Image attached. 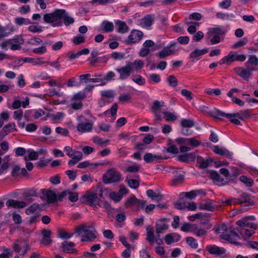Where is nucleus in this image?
Returning a JSON list of instances; mask_svg holds the SVG:
<instances>
[{
	"instance_id": "nucleus-58",
	"label": "nucleus",
	"mask_w": 258,
	"mask_h": 258,
	"mask_svg": "<svg viewBox=\"0 0 258 258\" xmlns=\"http://www.w3.org/2000/svg\"><path fill=\"white\" fill-rule=\"evenodd\" d=\"M140 168L139 165H133L128 166L126 168V171L127 172H137Z\"/></svg>"
},
{
	"instance_id": "nucleus-48",
	"label": "nucleus",
	"mask_w": 258,
	"mask_h": 258,
	"mask_svg": "<svg viewBox=\"0 0 258 258\" xmlns=\"http://www.w3.org/2000/svg\"><path fill=\"white\" fill-rule=\"evenodd\" d=\"M237 231L243 236L248 237H250L254 233L253 230H249L245 228H242L240 230L237 229Z\"/></svg>"
},
{
	"instance_id": "nucleus-34",
	"label": "nucleus",
	"mask_w": 258,
	"mask_h": 258,
	"mask_svg": "<svg viewBox=\"0 0 258 258\" xmlns=\"http://www.w3.org/2000/svg\"><path fill=\"white\" fill-rule=\"evenodd\" d=\"M101 26L103 27L104 31L106 32H112L114 29V25L112 22L104 21Z\"/></svg>"
},
{
	"instance_id": "nucleus-19",
	"label": "nucleus",
	"mask_w": 258,
	"mask_h": 258,
	"mask_svg": "<svg viewBox=\"0 0 258 258\" xmlns=\"http://www.w3.org/2000/svg\"><path fill=\"white\" fill-rule=\"evenodd\" d=\"M6 205L8 207H11L14 208H23L26 206V204L23 201L11 199L6 202Z\"/></svg>"
},
{
	"instance_id": "nucleus-31",
	"label": "nucleus",
	"mask_w": 258,
	"mask_h": 258,
	"mask_svg": "<svg viewBox=\"0 0 258 258\" xmlns=\"http://www.w3.org/2000/svg\"><path fill=\"white\" fill-rule=\"evenodd\" d=\"M211 216V214L200 212L195 214L194 215L190 216L188 218L189 220L191 221H194L196 219H200L201 218H208Z\"/></svg>"
},
{
	"instance_id": "nucleus-14",
	"label": "nucleus",
	"mask_w": 258,
	"mask_h": 258,
	"mask_svg": "<svg viewBox=\"0 0 258 258\" xmlns=\"http://www.w3.org/2000/svg\"><path fill=\"white\" fill-rule=\"evenodd\" d=\"M206 250L212 254L220 256L226 252V249L216 245H210L206 247Z\"/></svg>"
},
{
	"instance_id": "nucleus-60",
	"label": "nucleus",
	"mask_w": 258,
	"mask_h": 258,
	"mask_svg": "<svg viewBox=\"0 0 258 258\" xmlns=\"http://www.w3.org/2000/svg\"><path fill=\"white\" fill-rule=\"evenodd\" d=\"M109 197L115 202H118L121 200L122 196L115 192H111L109 194Z\"/></svg>"
},
{
	"instance_id": "nucleus-11",
	"label": "nucleus",
	"mask_w": 258,
	"mask_h": 258,
	"mask_svg": "<svg viewBox=\"0 0 258 258\" xmlns=\"http://www.w3.org/2000/svg\"><path fill=\"white\" fill-rule=\"evenodd\" d=\"M75 243L72 241H64L59 247V250L65 253H77V250L74 248Z\"/></svg>"
},
{
	"instance_id": "nucleus-30",
	"label": "nucleus",
	"mask_w": 258,
	"mask_h": 258,
	"mask_svg": "<svg viewBox=\"0 0 258 258\" xmlns=\"http://www.w3.org/2000/svg\"><path fill=\"white\" fill-rule=\"evenodd\" d=\"M164 106V102L163 101L160 102L158 100H155L151 109L154 113L158 112V111L161 110V108Z\"/></svg>"
},
{
	"instance_id": "nucleus-51",
	"label": "nucleus",
	"mask_w": 258,
	"mask_h": 258,
	"mask_svg": "<svg viewBox=\"0 0 258 258\" xmlns=\"http://www.w3.org/2000/svg\"><path fill=\"white\" fill-rule=\"evenodd\" d=\"M72 41L75 45H79L85 42V37L81 34H78L73 38Z\"/></svg>"
},
{
	"instance_id": "nucleus-7",
	"label": "nucleus",
	"mask_w": 258,
	"mask_h": 258,
	"mask_svg": "<svg viewBox=\"0 0 258 258\" xmlns=\"http://www.w3.org/2000/svg\"><path fill=\"white\" fill-rule=\"evenodd\" d=\"M246 68L236 67L234 68L235 73L243 80L248 82L249 78L252 75V72L254 70L253 68L250 67L248 65H246Z\"/></svg>"
},
{
	"instance_id": "nucleus-39",
	"label": "nucleus",
	"mask_w": 258,
	"mask_h": 258,
	"mask_svg": "<svg viewBox=\"0 0 258 258\" xmlns=\"http://www.w3.org/2000/svg\"><path fill=\"white\" fill-rule=\"evenodd\" d=\"M184 176L182 174H178L172 180V184L176 185L180 184L183 182Z\"/></svg>"
},
{
	"instance_id": "nucleus-24",
	"label": "nucleus",
	"mask_w": 258,
	"mask_h": 258,
	"mask_svg": "<svg viewBox=\"0 0 258 258\" xmlns=\"http://www.w3.org/2000/svg\"><path fill=\"white\" fill-rule=\"evenodd\" d=\"M125 181L128 185L132 188L136 189L139 186V181L137 179H133L131 175H128L126 177Z\"/></svg>"
},
{
	"instance_id": "nucleus-2",
	"label": "nucleus",
	"mask_w": 258,
	"mask_h": 258,
	"mask_svg": "<svg viewBox=\"0 0 258 258\" xmlns=\"http://www.w3.org/2000/svg\"><path fill=\"white\" fill-rule=\"evenodd\" d=\"M216 233H222L220 237L229 242L236 245H241V244L236 241L240 239V236L238 234L236 230L232 227L227 228L225 224L219 226L215 231Z\"/></svg>"
},
{
	"instance_id": "nucleus-22",
	"label": "nucleus",
	"mask_w": 258,
	"mask_h": 258,
	"mask_svg": "<svg viewBox=\"0 0 258 258\" xmlns=\"http://www.w3.org/2000/svg\"><path fill=\"white\" fill-rule=\"evenodd\" d=\"M115 25L117 26V32L120 33H125L129 30V28L125 22L118 20L115 22Z\"/></svg>"
},
{
	"instance_id": "nucleus-32",
	"label": "nucleus",
	"mask_w": 258,
	"mask_h": 258,
	"mask_svg": "<svg viewBox=\"0 0 258 258\" xmlns=\"http://www.w3.org/2000/svg\"><path fill=\"white\" fill-rule=\"evenodd\" d=\"M216 17L218 19H221L222 20H230V19H233L235 18V16L232 14H225L222 12H218L216 14Z\"/></svg>"
},
{
	"instance_id": "nucleus-49",
	"label": "nucleus",
	"mask_w": 258,
	"mask_h": 258,
	"mask_svg": "<svg viewBox=\"0 0 258 258\" xmlns=\"http://www.w3.org/2000/svg\"><path fill=\"white\" fill-rule=\"evenodd\" d=\"M144 65V62L141 59L135 60L133 63H132V68L135 70H138L141 69Z\"/></svg>"
},
{
	"instance_id": "nucleus-6",
	"label": "nucleus",
	"mask_w": 258,
	"mask_h": 258,
	"mask_svg": "<svg viewBox=\"0 0 258 258\" xmlns=\"http://www.w3.org/2000/svg\"><path fill=\"white\" fill-rule=\"evenodd\" d=\"M24 43L23 39L20 37H17L14 39H9L3 42L1 46L3 48H9L12 50H16L21 49L20 45Z\"/></svg>"
},
{
	"instance_id": "nucleus-20",
	"label": "nucleus",
	"mask_w": 258,
	"mask_h": 258,
	"mask_svg": "<svg viewBox=\"0 0 258 258\" xmlns=\"http://www.w3.org/2000/svg\"><path fill=\"white\" fill-rule=\"evenodd\" d=\"M213 151L215 153L224 156L226 157L231 158L232 156V153L229 152L228 150L224 148H220L218 146H215L214 147Z\"/></svg>"
},
{
	"instance_id": "nucleus-40",
	"label": "nucleus",
	"mask_w": 258,
	"mask_h": 258,
	"mask_svg": "<svg viewBox=\"0 0 258 258\" xmlns=\"http://www.w3.org/2000/svg\"><path fill=\"white\" fill-rule=\"evenodd\" d=\"M15 22L17 25L20 26L32 24L29 19L24 18H16L15 19Z\"/></svg>"
},
{
	"instance_id": "nucleus-33",
	"label": "nucleus",
	"mask_w": 258,
	"mask_h": 258,
	"mask_svg": "<svg viewBox=\"0 0 258 258\" xmlns=\"http://www.w3.org/2000/svg\"><path fill=\"white\" fill-rule=\"evenodd\" d=\"M173 52L172 51H169L168 48L165 47L161 51L158 52L156 54V55L159 57L160 58H164L168 56L172 55V53Z\"/></svg>"
},
{
	"instance_id": "nucleus-44",
	"label": "nucleus",
	"mask_w": 258,
	"mask_h": 258,
	"mask_svg": "<svg viewBox=\"0 0 258 258\" xmlns=\"http://www.w3.org/2000/svg\"><path fill=\"white\" fill-rule=\"evenodd\" d=\"M239 180L248 187L252 186L254 182L252 179L248 178L247 176L244 175L241 176L239 178Z\"/></svg>"
},
{
	"instance_id": "nucleus-5",
	"label": "nucleus",
	"mask_w": 258,
	"mask_h": 258,
	"mask_svg": "<svg viewBox=\"0 0 258 258\" xmlns=\"http://www.w3.org/2000/svg\"><path fill=\"white\" fill-rule=\"evenodd\" d=\"M102 180L105 184H112L120 182L122 178L119 171L114 168H112L103 174Z\"/></svg>"
},
{
	"instance_id": "nucleus-56",
	"label": "nucleus",
	"mask_w": 258,
	"mask_h": 258,
	"mask_svg": "<svg viewBox=\"0 0 258 258\" xmlns=\"http://www.w3.org/2000/svg\"><path fill=\"white\" fill-rule=\"evenodd\" d=\"M15 126V125L14 123H9L8 124L6 125L2 128V131L7 135L8 134V133H10L13 130H16L15 129H14Z\"/></svg>"
},
{
	"instance_id": "nucleus-4",
	"label": "nucleus",
	"mask_w": 258,
	"mask_h": 258,
	"mask_svg": "<svg viewBox=\"0 0 258 258\" xmlns=\"http://www.w3.org/2000/svg\"><path fill=\"white\" fill-rule=\"evenodd\" d=\"M210 114L214 117L220 119H222V117L235 116L240 119L244 120L245 118H248L250 116L248 110H247L230 114L226 113L219 109L215 108L213 110L210 112Z\"/></svg>"
},
{
	"instance_id": "nucleus-45",
	"label": "nucleus",
	"mask_w": 258,
	"mask_h": 258,
	"mask_svg": "<svg viewBox=\"0 0 258 258\" xmlns=\"http://www.w3.org/2000/svg\"><path fill=\"white\" fill-rule=\"evenodd\" d=\"M93 141L95 144L99 146H102L108 144L109 142V140L106 139L103 140V139L98 136H95L93 138Z\"/></svg>"
},
{
	"instance_id": "nucleus-26",
	"label": "nucleus",
	"mask_w": 258,
	"mask_h": 258,
	"mask_svg": "<svg viewBox=\"0 0 258 258\" xmlns=\"http://www.w3.org/2000/svg\"><path fill=\"white\" fill-rule=\"evenodd\" d=\"M154 21V17L152 15H147L142 20V24L144 27H148L151 26Z\"/></svg>"
},
{
	"instance_id": "nucleus-64",
	"label": "nucleus",
	"mask_w": 258,
	"mask_h": 258,
	"mask_svg": "<svg viewBox=\"0 0 258 258\" xmlns=\"http://www.w3.org/2000/svg\"><path fill=\"white\" fill-rule=\"evenodd\" d=\"M164 240L165 241L166 243L168 245H169L172 243L175 242L173 234L172 233H170L165 235L164 237Z\"/></svg>"
},
{
	"instance_id": "nucleus-43",
	"label": "nucleus",
	"mask_w": 258,
	"mask_h": 258,
	"mask_svg": "<svg viewBox=\"0 0 258 258\" xmlns=\"http://www.w3.org/2000/svg\"><path fill=\"white\" fill-rule=\"evenodd\" d=\"M205 92L210 95L219 96L221 94V91L219 89L207 88L205 89Z\"/></svg>"
},
{
	"instance_id": "nucleus-8",
	"label": "nucleus",
	"mask_w": 258,
	"mask_h": 258,
	"mask_svg": "<svg viewBox=\"0 0 258 258\" xmlns=\"http://www.w3.org/2000/svg\"><path fill=\"white\" fill-rule=\"evenodd\" d=\"M133 70L132 68V62L128 61L126 65L119 69H116V71L119 74V79L124 80L128 78Z\"/></svg>"
},
{
	"instance_id": "nucleus-52",
	"label": "nucleus",
	"mask_w": 258,
	"mask_h": 258,
	"mask_svg": "<svg viewBox=\"0 0 258 258\" xmlns=\"http://www.w3.org/2000/svg\"><path fill=\"white\" fill-rule=\"evenodd\" d=\"M39 205L36 203L33 204L26 210V213L27 215H30L35 212L39 208Z\"/></svg>"
},
{
	"instance_id": "nucleus-55",
	"label": "nucleus",
	"mask_w": 258,
	"mask_h": 258,
	"mask_svg": "<svg viewBox=\"0 0 258 258\" xmlns=\"http://www.w3.org/2000/svg\"><path fill=\"white\" fill-rule=\"evenodd\" d=\"M231 0H223L219 3V6L220 8L224 9H228L231 5Z\"/></svg>"
},
{
	"instance_id": "nucleus-15",
	"label": "nucleus",
	"mask_w": 258,
	"mask_h": 258,
	"mask_svg": "<svg viewBox=\"0 0 258 258\" xmlns=\"http://www.w3.org/2000/svg\"><path fill=\"white\" fill-rule=\"evenodd\" d=\"M210 178L213 180L214 183L218 185L222 186L226 183L224 178H222L216 171H211L210 172Z\"/></svg>"
},
{
	"instance_id": "nucleus-13",
	"label": "nucleus",
	"mask_w": 258,
	"mask_h": 258,
	"mask_svg": "<svg viewBox=\"0 0 258 258\" xmlns=\"http://www.w3.org/2000/svg\"><path fill=\"white\" fill-rule=\"evenodd\" d=\"M42 194L45 196L48 204H52L57 202V196L56 191L50 189H42Z\"/></svg>"
},
{
	"instance_id": "nucleus-57",
	"label": "nucleus",
	"mask_w": 258,
	"mask_h": 258,
	"mask_svg": "<svg viewBox=\"0 0 258 258\" xmlns=\"http://www.w3.org/2000/svg\"><path fill=\"white\" fill-rule=\"evenodd\" d=\"M22 242L19 239H17L15 240V243H14L13 245V250L17 253H19L20 252L21 246V244Z\"/></svg>"
},
{
	"instance_id": "nucleus-36",
	"label": "nucleus",
	"mask_w": 258,
	"mask_h": 258,
	"mask_svg": "<svg viewBox=\"0 0 258 258\" xmlns=\"http://www.w3.org/2000/svg\"><path fill=\"white\" fill-rule=\"evenodd\" d=\"M162 113L164 115V118L167 121H174L177 118L175 114L169 111H163Z\"/></svg>"
},
{
	"instance_id": "nucleus-1",
	"label": "nucleus",
	"mask_w": 258,
	"mask_h": 258,
	"mask_svg": "<svg viewBox=\"0 0 258 258\" xmlns=\"http://www.w3.org/2000/svg\"><path fill=\"white\" fill-rule=\"evenodd\" d=\"M43 20L47 23H52V26H60L63 20L66 26H69L74 23V19L68 15L63 9H56L53 13L44 14Z\"/></svg>"
},
{
	"instance_id": "nucleus-38",
	"label": "nucleus",
	"mask_w": 258,
	"mask_h": 258,
	"mask_svg": "<svg viewBox=\"0 0 258 258\" xmlns=\"http://www.w3.org/2000/svg\"><path fill=\"white\" fill-rule=\"evenodd\" d=\"M168 48L169 51H172L173 52L172 53V54H174L177 52L179 49L180 48V46L178 45L176 42H172L170 44L166 46Z\"/></svg>"
},
{
	"instance_id": "nucleus-62",
	"label": "nucleus",
	"mask_w": 258,
	"mask_h": 258,
	"mask_svg": "<svg viewBox=\"0 0 258 258\" xmlns=\"http://www.w3.org/2000/svg\"><path fill=\"white\" fill-rule=\"evenodd\" d=\"M68 199L72 202H75L78 200V194L77 192H73L69 190L68 194Z\"/></svg>"
},
{
	"instance_id": "nucleus-50",
	"label": "nucleus",
	"mask_w": 258,
	"mask_h": 258,
	"mask_svg": "<svg viewBox=\"0 0 258 258\" xmlns=\"http://www.w3.org/2000/svg\"><path fill=\"white\" fill-rule=\"evenodd\" d=\"M239 199L240 202V204L245 203H249L250 201V196L248 194L243 192L240 196Z\"/></svg>"
},
{
	"instance_id": "nucleus-41",
	"label": "nucleus",
	"mask_w": 258,
	"mask_h": 258,
	"mask_svg": "<svg viewBox=\"0 0 258 258\" xmlns=\"http://www.w3.org/2000/svg\"><path fill=\"white\" fill-rule=\"evenodd\" d=\"M74 235L73 233H68L63 230H59L58 231V236L62 239H69Z\"/></svg>"
},
{
	"instance_id": "nucleus-42",
	"label": "nucleus",
	"mask_w": 258,
	"mask_h": 258,
	"mask_svg": "<svg viewBox=\"0 0 258 258\" xmlns=\"http://www.w3.org/2000/svg\"><path fill=\"white\" fill-rule=\"evenodd\" d=\"M186 241L192 248H197L198 247V243L197 240L192 237H187L186 238Z\"/></svg>"
},
{
	"instance_id": "nucleus-12",
	"label": "nucleus",
	"mask_w": 258,
	"mask_h": 258,
	"mask_svg": "<svg viewBox=\"0 0 258 258\" xmlns=\"http://www.w3.org/2000/svg\"><path fill=\"white\" fill-rule=\"evenodd\" d=\"M93 124L92 122L86 119V121L78 123L77 125V131L81 133L90 132L92 130Z\"/></svg>"
},
{
	"instance_id": "nucleus-53",
	"label": "nucleus",
	"mask_w": 258,
	"mask_h": 258,
	"mask_svg": "<svg viewBox=\"0 0 258 258\" xmlns=\"http://www.w3.org/2000/svg\"><path fill=\"white\" fill-rule=\"evenodd\" d=\"M174 206L175 208L178 210H183L186 208L187 203L184 202L183 200L180 199V201L174 204Z\"/></svg>"
},
{
	"instance_id": "nucleus-37",
	"label": "nucleus",
	"mask_w": 258,
	"mask_h": 258,
	"mask_svg": "<svg viewBox=\"0 0 258 258\" xmlns=\"http://www.w3.org/2000/svg\"><path fill=\"white\" fill-rule=\"evenodd\" d=\"M180 124L183 127H191L195 125V122L193 120L190 119H182Z\"/></svg>"
},
{
	"instance_id": "nucleus-16",
	"label": "nucleus",
	"mask_w": 258,
	"mask_h": 258,
	"mask_svg": "<svg viewBox=\"0 0 258 258\" xmlns=\"http://www.w3.org/2000/svg\"><path fill=\"white\" fill-rule=\"evenodd\" d=\"M51 231L48 229H43L42 230V238L41 243L47 246L52 243V240L51 239Z\"/></svg>"
},
{
	"instance_id": "nucleus-10",
	"label": "nucleus",
	"mask_w": 258,
	"mask_h": 258,
	"mask_svg": "<svg viewBox=\"0 0 258 258\" xmlns=\"http://www.w3.org/2000/svg\"><path fill=\"white\" fill-rule=\"evenodd\" d=\"M143 33L142 31L133 30L131 31L127 40L124 42L126 44H131L139 42L142 38Z\"/></svg>"
},
{
	"instance_id": "nucleus-9",
	"label": "nucleus",
	"mask_w": 258,
	"mask_h": 258,
	"mask_svg": "<svg viewBox=\"0 0 258 258\" xmlns=\"http://www.w3.org/2000/svg\"><path fill=\"white\" fill-rule=\"evenodd\" d=\"M87 203L93 207L94 209H97V206L102 207V201L98 198L97 195L94 193H89L85 195Z\"/></svg>"
},
{
	"instance_id": "nucleus-61",
	"label": "nucleus",
	"mask_w": 258,
	"mask_h": 258,
	"mask_svg": "<svg viewBox=\"0 0 258 258\" xmlns=\"http://www.w3.org/2000/svg\"><path fill=\"white\" fill-rule=\"evenodd\" d=\"M101 94L103 97L106 98H113L114 97V91L111 90L102 91Z\"/></svg>"
},
{
	"instance_id": "nucleus-54",
	"label": "nucleus",
	"mask_w": 258,
	"mask_h": 258,
	"mask_svg": "<svg viewBox=\"0 0 258 258\" xmlns=\"http://www.w3.org/2000/svg\"><path fill=\"white\" fill-rule=\"evenodd\" d=\"M248 63L255 66H258V58L255 55H250L246 64L248 65Z\"/></svg>"
},
{
	"instance_id": "nucleus-29",
	"label": "nucleus",
	"mask_w": 258,
	"mask_h": 258,
	"mask_svg": "<svg viewBox=\"0 0 258 258\" xmlns=\"http://www.w3.org/2000/svg\"><path fill=\"white\" fill-rule=\"evenodd\" d=\"M138 199L134 196L132 195L129 197L125 202L124 206L126 208H130L132 207L136 206Z\"/></svg>"
},
{
	"instance_id": "nucleus-35",
	"label": "nucleus",
	"mask_w": 258,
	"mask_h": 258,
	"mask_svg": "<svg viewBox=\"0 0 258 258\" xmlns=\"http://www.w3.org/2000/svg\"><path fill=\"white\" fill-rule=\"evenodd\" d=\"M199 208L200 210H205L211 212L213 211L215 209L214 207L210 202L201 204L199 206Z\"/></svg>"
},
{
	"instance_id": "nucleus-21",
	"label": "nucleus",
	"mask_w": 258,
	"mask_h": 258,
	"mask_svg": "<svg viewBox=\"0 0 258 258\" xmlns=\"http://www.w3.org/2000/svg\"><path fill=\"white\" fill-rule=\"evenodd\" d=\"M236 224L240 227H247L255 230L257 228V225L253 223H249L247 221V218H244L241 220L237 221Z\"/></svg>"
},
{
	"instance_id": "nucleus-46",
	"label": "nucleus",
	"mask_w": 258,
	"mask_h": 258,
	"mask_svg": "<svg viewBox=\"0 0 258 258\" xmlns=\"http://www.w3.org/2000/svg\"><path fill=\"white\" fill-rule=\"evenodd\" d=\"M132 80L139 85H143L145 84V80L139 75L134 76Z\"/></svg>"
},
{
	"instance_id": "nucleus-23",
	"label": "nucleus",
	"mask_w": 258,
	"mask_h": 258,
	"mask_svg": "<svg viewBox=\"0 0 258 258\" xmlns=\"http://www.w3.org/2000/svg\"><path fill=\"white\" fill-rule=\"evenodd\" d=\"M162 158L161 156L152 154L150 153H146L144 156V160L146 163H151L154 161H157Z\"/></svg>"
},
{
	"instance_id": "nucleus-25",
	"label": "nucleus",
	"mask_w": 258,
	"mask_h": 258,
	"mask_svg": "<svg viewBox=\"0 0 258 258\" xmlns=\"http://www.w3.org/2000/svg\"><path fill=\"white\" fill-rule=\"evenodd\" d=\"M208 52V48H204L203 49H196L190 53L189 56L190 58H196L207 53Z\"/></svg>"
},
{
	"instance_id": "nucleus-63",
	"label": "nucleus",
	"mask_w": 258,
	"mask_h": 258,
	"mask_svg": "<svg viewBox=\"0 0 258 258\" xmlns=\"http://www.w3.org/2000/svg\"><path fill=\"white\" fill-rule=\"evenodd\" d=\"M202 18V16L200 13H194L189 15L188 19L189 20H193L195 21H200Z\"/></svg>"
},
{
	"instance_id": "nucleus-47",
	"label": "nucleus",
	"mask_w": 258,
	"mask_h": 258,
	"mask_svg": "<svg viewBox=\"0 0 258 258\" xmlns=\"http://www.w3.org/2000/svg\"><path fill=\"white\" fill-rule=\"evenodd\" d=\"M148 79L150 82L159 83L161 81L160 75L156 74L149 75Z\"/></svg>"
},
{
	"instance_id": "nucleus-27",
	"label": "nucleus",
	"mask_w": 258,
	"mask_h": 258,
	"mask_svg": "<svg viewBox=\"0 0 258 258\" xmlns=\"http://www.w3.org/2000/svg\"><path fill=\"white\" fill-rule=\"evenodd\" d=\"M147 195L152 200H156L157 202H160L162 200V196L157 193H155L153 190L149 189L146 192Z\"/></svg>"
},
{
	"instance_id": "nucleus-28",
	"label": "nucleus",
	"mask_w": 258,
	"mask_h": 258,
	"mask_svg": "<svg viewBox=\"0 0 258 258\" xmlns=\"http://www.w3.org/2000/svg\"><path fill=\"white\" fill-rule=\"evenodd\" d=\"M147 238L146 240L150 242L151 244H153L155 240V236L154 234V231L152 227L148 226L147 229Z\"/></svg>"
},
{
	"instance_id": "nucleus-3",
	"label": "nucleus",
	"mask_w": 258,
	"mask_h": 258,
	"mask_svg": "<svg viewBox=\"0 0 258 258\" xmlns=\"http://www.w3.org/2000/svg\"><path fill=\"white\" fill-rule=\"evenodd\" d=\"M83 232H84V234L82 236V241H93L97 237L96 230L91 225L82 224L75 229V233L78 235L81 234Z\"/></svg>"
},
{
	"instance_id": "nucleus-17",
	"label": "nucleus",
	"mask_w": 258,
	"mask_h": 258,
	"mask_svg": "<svg viewBox=\"0 0 258 258\" xmlns=\"http://www.w3.org/2000/svg\"><path fill=\"white\" fill-rule=\"evenodd\" d=\"M213 160L211 158H207L204 159L201 156H197V162L199 164V168L201 169H205L209 167V164L213 162Z\"/></svg>"
},
{
	"instance_id": "nucleus-18",
	"label": "nucleus",
	"mask_w": 258,
	"mask_h": 258,
	"mask_svg": "<svg viewBox=\"0 0 258 258\" xmlns=\"http://www.w3.org/2000/svg\"><path fill=\"white\" fill-rule=\"evenodd\" d=\"M156 233H161L168 228V225L165 222L164 219H160L156 222Z\"/></svg>"
},
{
	"instance_id": "nucleus-59",
	"label": "nucleus",
	"mask_w": 258,
	"mask_h": 258,
	"mask_svg": "<svg viewBox=\"0 0 258 258\" xmlns=\"http://www.w3.org/2000/svg\"><path fill=\"white\" fill-rule=\"evenodd\" d=\"M168 82L172 87H175L177 85V80L174 76L171 75L168 78Z\"/></svg>"
}]
</instances>
